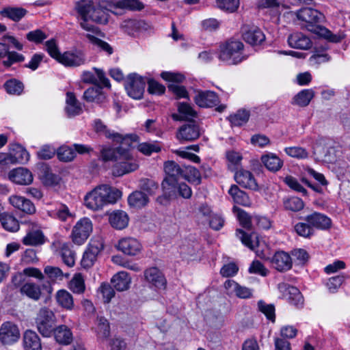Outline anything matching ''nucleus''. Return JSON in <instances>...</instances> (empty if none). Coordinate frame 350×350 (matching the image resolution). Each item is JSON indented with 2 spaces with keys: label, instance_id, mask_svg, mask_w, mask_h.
Wrapping results in <instances>:
<instances>
[{
  "label": "nucleus",
  "instance_id": "obj_1",
  "mask_svg": "<svg viewBox=\"0 0 350 350\" xmlns=\"http://www.w3.org/2000/svg\"><path fill=\"white\" fill-rule=\"evenodd\" d=\"M144 5L137 0H122L113 4H109V8L94 3L92 1L81 0L75 3L77 10L80 18H90L94 22L105 24L108 21L107 11L117 14L113 9L130 8L132 10H142Z\"/></svg>",
  "mask_w": 350,
  "mask_h": 350
},
{
  "label": "nucleus",
  "instance_id": "obj_2",
  "mask_svg": "<svg viewBox=\"0 0 350 350\" xmlns=\"http://www.w3.org/2000/svg\"><path fill=\"white\" fill-rule=\"evenodd\" d=\"M296 16L301 21V29H305L334 43L340 42L343 38L340 34H334L328 29L321 25V23L324 21L325 16L316 9L301 8L296 12Z\"/></svg>",
  "mask_w": 350,
  "mask_h": 350
},
{
  "label": "nucleus",
  "instance_id": "obj_3",
  "mask_svg": "<svg viewBox=\"0 0 350 350\" xmlns=\"http://www.w3.org/2000/svg\"><path fill=\"white\" fill-rule=\"evenodd\" d=\"M122 196V192L107 185H101L89 192L84 198L86 206L92 210H99L103 206L115 204Z\"/></svg>",
  "mask_w": 350,
  "mask_h": 350
},
{
  "label": "nucleus",
  "instance_id": "obj_4",
  "mask_svg": "<svg viewBox=\"0 0 350 350\" xmlns=\"http://www.w3.org/2000/svg\"><path fill=\"white\" fill-rule=\"evenodd\" d=\"M164 170L166 177L162 182L161 186L163 190V196L157 198V201L160 204L167 202L173 196L178 184V179L183 176V171L178 164L172 161L165 163Z\"/></svg>",
  "mask_w": 350,
  "mask_h": 350
},
{
  "label": "nucleus",
  "instance_id": "obj_5",
  "mask_svg": "<svg viewBox=\"0 0 350 350\" xmlns=\"http://www.w3.org/2000/svg\"><path fill=\"white\" fill-rule=\"evenodd\" d=\"M218 58L229 65L241 62V40L239 37H233L220 46Z\"/></svg>",
  "mask_w": 350,
  "mask_h": 350
},
{
  "label": "nucleus",
  "instance_id": "obj_6",
  "mask_svg": "<svg viewBox=\"0 0 350 350\" xmlns=\"http://www.w3.org/2000/svg\"><path fill=\"white\" fill-rule=\"evenodd\" d=\"M118 152L119 160L113 168V176H121L138 169L137 161L133 157L129 149H120Z\"/></svg>",
  "mask_w": 350,
  "mask_h": 350
},
{
  "label": "nucleus",
  "instance_id": "obj_7",
  "mask_svg": "<svg viewBox=\"0 0 350 350\" xmlns=\"http://www.w3.org/2000/svg\"><path fill=\"white\" fill-rule=\"evenodd\" d=\"M35 323L38 331L43 337H50L55 329V314L47 308H42L37 314Z\"/></svg>",
  "mask_w": 350,
  "mask_h": 350
},
{
  "label": "nucleus",
  "instance_id": "obj_8",
  "mask_svg": "<svg viewBox=\"0 0 350 350\" xmlns=\"http://www.w3.org/2000/svg\"><path fill=\"white\" fill-rule=\"evenodd\" d=\"M94 131L99 135H103L113 142L124 143V142H136L138 139L137 135L130 134L123 135L108 129L107 125L100 119H96L93 124ZM127 144L128 143L126 142Z\"/></svg>",
  "mask_w": 350,
  "mask_h": 350
},
{
  "label": "nucleus",
  "instance_id": "obj_9",
  "mask_svg": "<svg viewBox=\"0 0 350 350\" xmlns=\"http://www.w3.org/2000/svg\"><path fill=\"white\" fill-rule=\"evenodd\" d=\"M145 85L146 80L136 73L129 74L124 81V88L127 94L136 100L142 98Z\"/></svg>",
  "mask_w": 350,
  "mask_h": 350
},
{
  "label": "nucleus",
  "instance_id": "obj_10",
  "mask_svg": "<svg viewBox=\"0 0 350 350\" xmlns=\"http://www.w3.org/2000/svg\"><path fill=\"white\" fill-rule=\"evenodd\" d=\"M92 231V223L88 217L79 220L73 227L72 232V241L79 245H82L89 237Z\"/></svg>",
  "mask_w": 350,
  "mask_h": 350
},
{
  "label": "nucleus",
  "instance_id": "obj_11",
  "mask_svg": "<svg viewBox=\"0 0 350 350\" xmlns=\"http://www.w3.org/2000/svg\"><path fill=\"white\" fill-rule=\"evenodd\" d=\"M161 77L164 80L172 82V83L169 84L168 88L176 95L177 98H187L188 96V92L185 88L176 84V83L183 82L185 79V77L182 74L171 72H163L161 74Z\"/></svg>",
  "mask_w": 350,
  "mask_h": 350
},
{
  "label": "nucleus",
  "instance_id": "obj_12",
  "mask_svg": "<svg viewBox=\"0 0 350 350\" xmlns=\"http://www.w3.org/2000/svg\"><path fill=\"white\" fill-rule=\"evenodd\" d=\"M85 55L80 50H73L64 52L60 56L58 62L68 67H77L85 64Z\"/></svg>",
  "mask_w": 350,
  "mask_h": 350
},
{
  "label": "nucleus",
  "instance_id": "obj_13",
  "mask_svg": "<svg viewBox=\"0 0 350 350\" xmlns=\"http://www.w3.org/2000/svg\"><path fill=\"white\" fill-rule=\"evenodd\" d=\"M304 219L310 223L314 230H328L332 226V219L328 216L317 211L306 215Z\"/></svg>",
  "mask_w": 350,
  "mask_h": 350
},
{
  "label": "nucleus",
  "instance_id": "obj_14",
  "mask_svg": "<svg viewBox=\"0 0 350 350\" xmlns=\"http://www.w3.org/2000/svg\"><path fill=\"white\" fill-rule=\"evenodd\" d=\"M278 288L291 304L297 307L301 306L304 304V297L297 287L286 283H281L279 284Z\"/></svg>",
  "mask_w": 350,
  "mask_h": 350
},
{
  "label": "nucleus",
  "instance_id": "obj_15",
  "mask_svg": "<svg viewBox=\"0 0 350 350\" xmlns=\"http://www.w3.org/2000/svg\"><path fill=\"white\" fill-rule=\"evenodd\" d=\"M271 266L280 272H285L292 268L291 256L284 251H279L270 258Z\"/></svg>",
  "mask_w": 350,
  "mask_h": 350
},
{
  "label": "nucleus",
  "instance_id": "obj_16",
  "mask_svg": "<svg viewBox=\"0 0 350 350\" xmlns=\"http://www.w3.org/2000/svg\"><path fill=\"white\" fill-rule=\"evenodd\" d=\"M20 338L18 327L10 322L4 323L0 329V340L5 345H11Z\"/></svg>",
  "mask_w": 350,
  "mask_h": 350
},
{
  "label": "nucleus",
  "instance_id": "obj_17",
  "mask_svg": "<svg viewBox=\"0 0 350 350\" xmlns=\"http://www.w3.org/2000/svg\"><path fill=\"white\" fill-rule=\"evenodd\" d=\"M117 249L128 256H136L142 250L141 243L135 238L124 237L119 240Z\"/></svg>",
  "mask_w": 350,
  "mask_h": 350
},
{
  "label": "nucleus",
  "instance_id": "obj_18",
  "mask_svg": "<svg viewBox=\"0 0 350 350\" xmlns=\"http://www.w3.org/2000/svg\"><path fill=\"white\" fill-rule=\"evenodd\" d=\"M9 46L3 41L0 42V59H2V64L9 68L12 64L21 62L25 59L23 55L15 51H10Z\"/></svg>",
  "mask_w": 350,
  "mask_h": 350
},
{
  "label": "nucleus",
  "instance_id": "obj_19",
  "mask_svg": "<svg viewBox=\"0 0 350 350\" xmlns=\"http://www.w3.org/2000/svg\"><path fill=\"white\" fill-rule=\"evenodd\" d=\"M183 125L178 129L176 137L180 141H193L200 135V128L193 121Z\"/></svg>",
  "mask_w": 350,
  "mask_h": 350
},
{
  "label": "nucleus",
  "instance_id": "obj_20",
  "mask_svg": "<svg viewBox=\"0 0 350 350\" xmlns=\"http://www.w3.org/2000/svg\"><path fill=\"white\" fill-rule=\"evenodd\" d=\"M243 29L244 33L242 35V38L249 44L257 46L265 40V35L258 27L243 26Z\"/></svg>",
  "mask_w": 350,
  "mask_h": 350
},
{
  "label": "nucleus",
  "instance_id": "obj_21",
  "mask_svg": "<svg viewBox=\"0 0 350 350\" xmlns=\"http://www.w3.org/2000/svg\"><path fill=\"white\" fill-rule=\"evenodd\" d=\"M95 74L91 71H84L81 75L82 81L85 83L100 84L106 88H110L109 80L105 77L103 70L94 68Z\"/></svg>",
  "mask_w": 350,
  "mask_h": 350
},
{
  "label": "nucleus",
  "instance_id": "obj_22",
  "mask_svg": "<svg viewBox=\"0 0 350 350\" xmlns=\"http://www.w3.org/2000/svg\"><path fill=\"white\" fill-rule=\"evenodd\" d=\"M194 101L200 107H213L219 102V97L213 91H199L196 92Z\"/></svg>",
  "mask_w": 350,
  "mask_h": 350
},
{
  "label": "nucleus",
  "instance_id": "obj_23",
  "mask_svg": "<svg viewBox=\"0 0 350 350\" xmlns=\"http://www.w3.org/2000/svg\"><path fill=\"white\" fill-rule=\"evenodd\" d=\"M146 280L158 289H165L166 279L162 272L157 267H151L144 271Z\"/></svg>",
  "mask_w": 350,
  "mask_h": 350
},
{
  "label": "nucleus",
  "instance_id": "obj_24",
  "mask_svg": "<svg viewBox=\"0 0 350 350\" xmlns=\"http://www.w3.org/2000/svg\"><path fill=\"white\" fill-rule=\"evenodd\" d=\"M8 200L13 207L26 214L32 215L36 212V207L33 202L25 197L12 195Z\"/></svg>",
  "mask_w": 350,
  "mask_h": 350
},
{
  "label": "nucleus",
  "instance_id": "obj_25",
  "mask_svg": "<svg viewBox=\"0 0 350 350\" xmlns=\"http://www.w3.org/2000/svg\"><path fill=\"white\" fill-rule=\"evenodd\" d=\"M288 43L292 48L302 50L309 49L312 45L310 38L299 31L290 34L288 37Z\"/></svg>",
  "mask_w": 350,
  "mask_h": 350
},
{
  "label": "nucleus",
  "instance_id": "obj_26",
  "mask_svg": "<svg viewBox=\"0 0 350 350\" xmlns=\"http://www.w3.org/2000/svg\"><path fill=\"white\" fill-rule=\"evenodd\" d=\"M8 177L13 183L21 185H29L33 181L31 172L23 167H18L11 170L9 172Z\"/></svg>",
  "mask_w": 350,
  "mask_h": 350
},
{
  "label": "nucleus",
  "instance_id": "obj_27",
  "mask_svg": "<svg viewBox=\"0 0 350 350\" xmlns=\"http://www.w3.org/2000/svg\"><path fill=\"white\" fill-rule=\"evenodd\" d=\"M242 243L251 250L254 251L259 258L262 259H265L267 258L263 251L256 250V247L260 246L258 235L256 232H252L247 233L242 230Z\"/></svg>",
  "mask_w": 350,
  "mask_h": 350
},
{
  "label": "nucleus",
  "instance_id": "obj_28",
  "mask_svg": "<svg viewBox=\"0 0 350 350\" xmlns=\"http://www.w3.org/2000/svg\"><path fill=\"white\" fill-rule=\"evenodd\" d=\"M52 334L53 335L55 341L60 345H70L73 340L71 329L65 325H60L55 327Z\"/></svg>",
  "mask_w": 350,
  "mask_h": 350
},
{
  "label": "nucleus",
  "instance_id": "obj_29",
  "mask_svg": "<svg viewBox=\"0 0 350 350\" xmlns=\"http://www.w3.org/2000/svg\"><path fill=\"white\" fill-rule=\"evenodd\" d=\"M178 113L172 114L173 120L176 121H192L193 118L197 117V112L193 109L192 106L187 103H178Z\"/></svg>",
  "mask_w": 350,
  "mask_h": 350
},
{
  "label": "nucleus",
  "instance_id": "obj_30",
  "mask_svg": "<svg viewBox=\"0 0 350 350\" xmlns=\"http://www.w3.org/2000/svg\"><path fill=\"white\" fill-rule=\"evenodd\" d=\"M261 162L271 172H278L283 166V161L275 154L269 152L261 156Z\"/></svg>",
  "mask_w": 350,
  "mask_h": 350
},
{
  "label": "nucleus",
  "instance_id": "obj_31",
  "mask_svg": "<svg viewBox=\"0 0 350 350\" xmlns=\"http://www.w3.org/2000/svg\"><path fill=\"white\" fill-rule=\"evenodd\" d=\"M23 340L25 350H42L41 340L36 332L26 330Z\"/></svg>",
  "mask_w": 350,
  "mask_h": 350
},
{
  "label": "nucleus",
  "instance_id": "obj_32",
  "mask_svg": "<svg viewBox=\"0 0 350 350\" xmlns=\"http://www.w3.org/2000/svg\"><path fill=\"white\" fill-rule=\"evenodd\" d=\"M111 282L118 291H124L129 288L131 278L127 272L120 271L112 277Z\"/></svg>",
  "mask_w": 350,
  "mask_h": 350
},
{
  "label": "nucleus",
  "instance_id": "obj_33",
  "mask_svg": "<svg viewBox=\"0 0 350 350\" xmlns=\"http://www.w3.org/2000/svg\"><path fill=\"white\" fill-rule=\"evenodd\" d=\"M65 111L69 117L78 116L82 112V107L72 92L66 93Z\"/></svg>",
  "mask_w": 350,
  "mask_h": 350
},
{
  "label": "nucleus",
  "instance_id": "obj_34",
  "mask_svg": "<svg viewBox=\"0 0 350 350\" xmlns=\"http://www.w3.org/2000/svg\"><path fill=\"white\" fill-rule=\"evenodd\" d=\"M226 159L228 168L231 171L235 172L234 180L238 184H240L241 182L239 179L241 177V174L238 172L241 165V155L239 152L234 150H228L226 152Z\"/></svg>",
  "mask_w": 350,
  "mask_h": 350
},
{
  "label": "nucleus",
  "instance_id": "obj_35",
  "mask_svg": "<svg viewBox=\"0 0 350 350\" xmlns=\"http://www.w3.org/2000/svg\"><path fill=\"white\" fill-rule=\"evenodd\" d=\"M129 216L123 211H116L109 215V221L111 226L117 229L122 230L125 228L129 224Z\"/></svg>",
  "mask_w": 350,
  "mask_h": 350
},
{
  "label": "nucleus",
  "instance_id": "obj_36",
  "mask_svg": "<svg viewBox=\"0 0 350 350\" xmlns=\"http://www.w3.org/2000/svg\"><path fill=\"white\" fill-rule=\"evenodd\" d=\"M148 24L142 20L131 19L124 22L122 27L129 35L135 36L138 32L148 29Z\"/></svg>",
  "mask_w": 350,
  "mask_h": 350
},
{
  "label": "nucleus",
  "instance_id": "obj_37",
  "mask_svg": "<svg viewBox=\"0 0 350 350\" xmlns=\"http://www.w3.org/2000/svg\"><path fill=\"white\" fill-rule=\"evenodd\" d=\"M23 243L25 245L37 246L45 243L46 239L43 232L39 230H31L23 238Z\"/></svg>",
  "mask_w": 350,
  "mask_h": 350
},
{
  "label": "nucleus",
  "instance_id": "obj_38",
  "mask_svg": "<svg viewBox=\"0 0 350 350\" xmlns=\"http://www.w3.org/2000/svg\"><path fill=\"white\" fill-rule=\"evenodd\" d=\"M315 92L312 89H305L294 96L291 104L301 107H307L314 97Z\"/></svg>",
  "mask_w": 350,
  "mask_h": 350
},
{
  "label": "nucleus",
  "instance_id": "obj_39",
  "mask_svg": "<svg viewBox=\"0 0 350 350\" xmlns=\"http://www.w3.org/2000/svg\"><path fill=\"white\" fill-rule=\"evenodd\" d=\"M20 293L33 301H38L42 295L40 286L34 282H25L21 287Z\"/></svg>",
  "mask_w": 350,
  "mask_h": 350
},
{
  "label": "nucleus",
  "instance_id": "obj_40",
  "mask_svg": "<svg viewBox=\"0 0 350 350\" xmlns=\"http://www.w3.org/2000/svg\"><path fill=\"white\" fill-rule=\"evenodd\" d=\"M55 299L62 308L72 310L74 308V300L72 295L66 290H59L55 294Z\"/></svg>",
  "mask_w": 350,
  "mask_h": 350
},
{
  "label": "nucleus",
  "instance_id": "obj_41",
  "mask_svg": "<svg viewBox=\"0 0 350 350\" xmlns=\"http://www.w3.org/2000/svg\"><path fill=\"white\" fill-rule=\"evenodd\" d=\"M39 176L43 183L46 185H55L59 181V177L51 172L49 166L46 163L40 165Z\"/></svg>",
  "mask_w": 350,
  "mask_h": 350
},
{
  "label": "nucleus",
  "instance_id": "obj_42",
  "mask_svg": "<svg viewBox=\"0 0 350 350\" xmlns=\"http://www.w3.org/2000/svg\"><path fill=\"white\" fill-rule=\"evenodd\" d=\"M83 98L88 102L102 103L105 100L106 96L102 92L101 88L95 87L86 90L83 94Z\"/></svg>",
  "mask_w": 350,
  "mask_h": 350
},
{
  "label": "nucleus",
  "instance_id": "obj_43",
  "mask_svg": "<svg viewBox=\"0 0 350 350\" xmlns=\"http://www.w3.org/2000/svg\"><path fill=\"white\" fill-rule=\"evenodd\" d=\"M148 202V198L142 191H135L129 195L128 203L131 206L141 208L146 206Z\"/></svg>",
  "mask_w": 350,
  "mask_h": 350
},
{
  "label": "nucleus",
  "instance_id": "obj_44",
  "mask_svg": "<svg viewBox=\"0 0 350 350\" xmlns=\"http://www.w3.org/2000/svg\"><path fill=\"white\" fill-rule=\"evenodd\" d=\"M240 193L241 190L236 185H232L228 190V193L234 203L232 208L233 213L236 215L238 221L241 222V209L239 207L241 200Z\"/></svg>",
  "mask_w": 350,
  "mask_h": 350
},
{
  "label": "nucleus",
  "instance_id": "obj_45",
  "mask_svg": "<svg viewBox=\"0 0 350 350\" xmlns=\"http://www.w3.org/2000/svg\"><path fill=\"white\" fill-rule=\"evenodd\" d=\"M62 261L69 267H72L75 263V254L72 250L70 244L63 243L59 252Z\"/></svg>",
  "mask_w": 350,
  "mask_h": 350
},
{
  "label": "nucleus",
  "instance_id": "obj_46",
  "mask_svg": "<svg viewBox=\"0 0 350 350\" xmlns=\"http://www.w3.org/2000/svg\"><path fill=\"white\" fill-rule=\"evenodd\" d=\"M2 226L8 231L16 232L19 229L18 220L12 215L3 213L0 215Z\"/></svg>",
  "mask_w": 350,
  "mask_h": 350
},
{
  "label": "nucleus",
  "instance_id": "obj_47",
  "mask_svg": "<svg viewBox=\"0 0 350 350\" xmlns=\"http://www.w3.org/2000/svg\"><path fill=\"white\" fill-rule=\"evenodd\" d=\"M96 332L99 338H108L110 336V326L107 319L103 317H97Z\"/></svg>",
  "mask_w": 350,
  "mask_h": 350
},
{
  "label": "nucleus",
  "instance_id": "obj_48",
  "mask_svg": "<svg viewBox=\"0 0 350 350\" xmlns=\"http://www.w3.org/2000/svg\"><path fill=\"white\" fill-rule=\"evenodd\" d=\"M27 14V10L22 8L8 7L2 11V14L14 21H19Z\"/></svg>",
  "mask_w": 350,
  "mask_h": 350
},
{
  "label": "nucleus",
  "instance_id": "obj_49",
  "mask_svg": "<svg viewBox=\"0 0 350 350\" xmlns=\"http://www.w3.org/2000/svg\"><path fill=\"white\" fill-rule=\"evenodd\" d=\"M294 230L299 236L304 238H310L314 234V230L310 224L306 221L297 223L294 226Z\"/></svg>",
  "mask_w": 350,
  "mask_h": 350
},
{
  "label": "nucleus",
  "instance_id": "obj_50",
  "mask_svg": "<svg viewBox=\"0 0 350 350\" xmlns=\"http://www.w3.org/2000/svg\"><path fill=\"white\" fill-rule=\"evenodd\" d=\"M4 88L10 94L20 95L23 91L24 85L20 81L12 79L5 83Z\"/></svg>",
  "mask_w": 350,
  "mask_h": 350
},
{
  "label": "nucleus",
  "instance_id": "obj_51",
  "mask_svg": "<svg viewBox=\"0 0 350 350\" xmlns=\"http://www.w3.org/2000/svg\"><path fill=\"white\" fill-rule=\"evenodd\" d=\"M44 273L52 281L62 280L64 278H68V273H64V272L57 267L46 266L44 270Z\"/></svg>",
  "mask_w": 350,
  "mask_h": 350
},
{
  "label": "nucleus",
  "instance_id": "obj_52",
  "mask_svg": "<svg viewBox=\"0 0 350 350\" xmlns=\"http://www.w3.org/2000/svg\"><path fill=\"white\" fill-rule=\"evenodd\" d=\"M85 36L92 44L96 46L100 51L105 52L107 55H111L113 53V48L107 42L96 38L94 35L91 33H87Z\"/></svg>",
  "mask_w": 350,
  "mask_h": 350
},
{
  "label": "nucleus",
  "instance_id": "obj_53",
  "mask_svg": "<svg viewBox=\"0 0 350 350\" xmlns=\"http://www.w3.org/2000/svg\"><path fill=\"white\" fill-rule=\"evenodd\" d=\"M69 288L74 293L81 294L84 292L85 282L81 274L75 275L70 282Z\"/></svg>",
  "mask_w": 350,
  "mask_h": 350
},
{
  "label": "nucleus",
  "instance_id": "obj_54",
  "mask_svg": "<svg viewBox=\"0 0 350 350\" xmlns=\"http://www.w3.org/2000/svg\"><path fill=\"white\" fill-rule=\"evenodd\" d=\"M284 206L286 210L297 212L304 208V203L298 197H291L284 200Z\"/></svg>",
  "mask_w": 350,
  "mask_h": 350
},
{
  "label": "nucleus",
  "instance_id": "obj_55",
  "mask_svg": "<svg viewBox=\"0 0 350 350\" xmlns=\"http://www.w3.org/2000/svg\"><path fill=\"white\" fill-rule=\"evenodd\" d=\"M139 188L147 193L148 195H154L159 188L158 184L152 179L142 178L139 180Z\"/></svg>",
  "mask_w": 350,
  "mask_h": 350
},
{
  "label": "nucleus",
  "instance_id": "obj_56",
  "mask_svg": "<svg viewBox=\"0 0 350 350\" xmlns=\"http://www.w3.org/2000/svg\"><path fill=\"white\" fill-rule=\"evenodd\" d=\"M242 187L256 191L258 185L253 174L249 171L242 170Z\"/></svg>",
  "mask_w": 350,
  "mask_h": 350
},
{
  "label": "nucleus",
  "instance_id": "obj_57",
  "mask_svg": "<svg viewBox=\"0 0 350 350\" xmlns=\"http://www.w3.org/2000/svg\"><path fill=\"white\" fill-rule=\"evenodd\" d=\"M217 7L228 12H235L239 5V0H216Z\"/></svg>",
  "mask_w": 350,
  "mask_h": 350
},
{
  "label": "nucleus",
  "instance_id": "obj_58",
  "mask_svg": "<svg viewBox=\"0 0 350 350\" xmlns=\"http://www.w3.org/2000/svg\"><path fill=\"white\" fill-rule=\"evenodd\" d=\"M120 149H124L122 147H118L117 148H103L100 152V157L105 161H118L119 160V152Z\"/></svg>",
  "mask_w": 350,
  "mask_h": 350
},
{
  "label": "nucleus",
  "instance_id": "obj_59",
  "mask_svg": "<svg viewBox=\"0 0 350 350\" xmlns=\"http://www.w3.org/2000/svg\"><path fill=\"white\" fill-rule=\"evenodd\" d=\"M258 306L259 310L266 316L267 319L272 322L275 321V306L273 304H267L263 301H259Z\"/></svg>",
  "mask_w": 350,
  "mask_h": 350
},
{
  "label": "nucleus",
  "instance_id": "obj_60",
  "mask_svg": "<svg viewBox=\"0 0 350 350\" xmlns=\"http://www.w3.org/2000/svg\"><path fill=\"white\" fill-rule=\"evenodd\" d=\"M224 288L229 296L241 297V287L235 281L232 280H226L224 283Z\"/></svg>",
  "mask_w": 350,
  "mask_h": 350
},
{
  "label": "nucleus",
  "instance_id": "obj_61",
  "mask_svg": "<svg viewBox=\"0 0 350 350\" xmlns=\"http://www.w3.org/2000/svg\"><path fill=\"white\" fill-rule=\"evenodd\" d=\"M137 149L145 155H150L152 152H159L161 147L157 143L144 142L138 145Z\"/></svg>",
  "mask_w": 350,
  "mask_h": 350
},
{
  "label": "nucleus",
  "instance_id": "obj_62",
  "mask_svg": "<svg viewBox=\"0 0 350 350\" xmlns=\"http://www.w3.org/2000/svg\"><path fill=\"white\" fill-rule=\"evenodd\" d=\"M46 38V33L40 29L29 31L26 34V38L29 42H34L35 44L42 43Z\"/></svg>",
  "mask_w": 350,
  "mask_h": 350
},
{
  "label": "nucleus",
  "instance_id": "obj_63",
  "mask_svg": "<svg viewBox=\"0 0 350 350\" xmlns=\"http://www.w3.org/2000/svg\"><path fill=\"white\" fill-rule=\"evenodd\" d=\"M57 157L60 161L68 162L70 161L76 156V153L73 149L67 146L59 148L57 152Z\"/></svg>",
  "mask_w": 350,
  "mask_h": 350
},
{
  "label": "nucleus",
  "instance_id": "obj_64",
  "mask_svg": "<svg viewBox=\"0 0 350 350\" xmlns=\"http://www.w3.org/2000/svg\"><path fill=\"white\" fill-rule=\"evenodd\" d=\"M185 178L190 183L199 185L201 183V174L198 170L193 166L186 168Z\"/></svg>",
  "mask_w": 350,
  "mask_h": 350
}]
</instances>
